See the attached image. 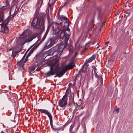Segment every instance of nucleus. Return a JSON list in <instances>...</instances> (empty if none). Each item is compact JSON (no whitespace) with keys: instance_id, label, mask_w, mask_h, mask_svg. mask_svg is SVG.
Segmentation results:
<instances>
[{"instance_id":"obj_57","label":"nucleus","mask_w":133,"mask_h":133,"mask_svg":"<svg viewBox=\"0 0 133 133\" xmlns=\"http://www.w3.org/2000/svg\"><path fill=\"white\" fill-rule=\"evenodd\" d=\"M29 74H30V75H31V72L29 71Z\"/></svg>"},{"instance_id":"obj_53","label":"nucleus","mask_w":133,"mask_h":133,"mask_svg":"<svg viewBox=\"0 0 133 133\" xmlns=\"http://www.w3.org/2000/svg\"><path fill=\"white\" fill-rule=\"evenodd\" d=\"M11 9L10 10V12H9V15H11Z\"/></svg>"},{"instance_id":"obj_59","label":"nucleus","mask_w":133,"mask_h":133,"mask_svg":"<svg viewBox=\"0 0 133 133\" xmlns=\"http://www.w3.org/2000/svg\"><path fill=\"white\" fill-rule=\"evenodd\" d=\"M105 11V9H104V11Z\"/></svg>"},{"instance_id":"obj_8","label":"nucleus","mask_w":133,"mask_h":133,"mask_svg":"<svg viewBox=\"0 0 133 133\" xmlns=\"http://www.w3.org/2000/svg\"><path fill=\"white\" fill-rule=\"evenodd\" d=\"M54 70L55 71V74H56V75L54 76V77L57 76L60 77L65 74L60 66L56 67L54 68Z\"/></svg>"},{"instance_id":"obj_45","label":"nucleus","mask_w":133,"mask_h":133,"mask_svg":"<svg viewBox=\"0 0 133 133\" xmlns=\"http://www.w3.org/2000/svg\"><path fill=\"white\" fill-rule=\"evenodd\" d=\"M32 53L30 51L27 55H28V56H30V55H31V54H32Z\"/></svg>"},{"instance_id":"obj_18","label":"nucleus","mask_w":133,"mask_h":133,"mask_svg":"<svg viewBox=\"0 0 133 133\" xmlns=\"http://www.w3.org/2000/svg\"><path fill=\"white\" fill-rule=\"evenodd\" d=\"M40 37H39V38H38V41H37L36 42V43H35V44H36V43H37L34 46V47L31 50H30V51L32 53H33V52H34V50L36 49V48L39 45V44H37V43H38V41L39 40H40Z\"/></svg>"},{"instance_id":"obj_52","label":"nucleus","mask_w":133,"mask_h":133,"mask_svg":"<svg viewBox=\"0 0 133 133\" xmlns=\"http://www.w3.org/2000/svg\"><path fill=\"white\" fill-rule=\"evenodd\" d=\"M2 21H1V19H0V26H1L2 25Z\"/></svg>"},{"instance_id":"obj_35","label":"nucleus","mask_w":133,"mask_h":133,"mask_svg":"<svg viewBox=\"0 0 133 133\" xmlns=\"http://www.w3.org/2000/svg\"><path fill=\"white\" fill-rule=\"evenodd\" d=\"M88 22V20L87 19V18L85 20L84 24L83 25V26H84V27H85L87 25Z\"/></svg>"},{"instance_id":"obj_28","label":"nucleus","mask_w":133,"mask_h":133,"mask_svg":"<svg viewBox=\"0 0 133 133\" xmlns=\"http://www.w3.org/2000/svg\"><path fill=\"white\" fill-rule=\"evenodd\" d=\"M21 1V0H13L12 2L14 5H15L18 4Z\"/></svg>"},{"instance_id":"obj_46","label":"nucleus","mask_w":133,"mask_h":133,"mask_svg":"<svg viewBox=\"0 0 133 133\" xmlns=\"http://www.w3.org/2000/svg\"><path fill=\"white\" fill-rule=\"evenodd\" d=\"M77 55V53L76 52L74 55V58H75L76 57Z\"/></svg>"},{"instance_id":"obj_26","label":"nucleus","mask_w":133,"mask_h":133,"mask_svg":"<svg viewBox=\"0 0 133 133\" xmlns=\"http://www.w3.org/2000/svg\"><path fill=\"white\" fill-rule=\"evenodd\" d=\"M40 34L39 33H34L31 36L34 39L36 37H38V36H39Z\"/></svg>"},{"instance_id":"obj_30","label":"nucleus","mask_w":133,"mask_h":133,"mask_svg":"<svg viewBox=\"0 0 133 133\" xmlns=\"http://www.w3.org/2000/svg\"><path fill=\"white\" fill-rule=\"evenodd\" d=\"M50 25H48V28H47V29L46 30V32L45 33V34L44 35H46L47 36L48 32H49V30L50 29Z\"/></svg>"},{"instance_id":"obj_3","label":"nucleus","mask_w":133,"mask_h":133,"mask_svg":"<svg viewBox=\"0 0 133 133\" xmlns=\"http://www.w3.org/2000/svg\"><path fill=\"white\" fill-rule=\"evenodd\" d=\"M63 30V29L62 28H61L58 31H55V33L57 36L58 35L60 36L59 39L60 38L63 40V41L61 43H63L65 45V44H66L67 46L68 44L67 42L69 38V34L70 31L69 33L68 30H65L64 31Z\"/></svg>"},{"instance_id":"obj_20","label":"nucleus","mask_w":133,"mask_h":133,"mask_svg":"<svg viewBox=\"0 0 133 133\" xmlns=\"http://www.w3.org/2000/svg\"><path fill=\"white\" fill-rule=\"evenodd\" d=\"M43 1V0H38L37 3V9H38L41 7L42 5Z\"/></svg>"},{"instance_id":"obj_2","label":"nucleus","mask_w":133,"mask_h":133,"mask_svg":"<svg viewBox=\"0 0 133 133\" xmlns=\"http://www.w3.org/2000/svg\"><path fill=\"white\" fill-rule=\"evenodd\" d=\"M65 44V45L63 43H61L52 48L48 51L49 54L53 57L57 56L58 57H60L64 49L66 46V45Z\"/></svg>"},{"instance_id":"obj_21","label":"nucleus","mask_w":133,"mask_h":133,"mask_svg":"<svg viewBox=\"0 0 133 133\" xmlns=\"http://www.w3.org/2000/svg\"><path fill=\"white\" fill-rule=\"evenodd\" d=\"M90 43L91 42L89 41L88 43H86L85 44V46L83 47V51H86L88 49L89 47L90 46V45L88 44Z\"/></svg>"},{"instance_id":"obj_10","label":"nucleus","mask_w":133,"mask_h":133,"mask_svg":"<svg viewBox=\"0 0 133 133\" xmlns=\"http://www.w3.org/2000/svg\"><path fill=\"white\" fill-rule=\"evenodd\" d=\"M75 66V63L74 61H73L70 62L67 65L65 66L64 67H63L62 66H60V67L63 72L65 73L67 70L72 69Z\"/></svg>"},{"instance_id":"obj_64","label":"nucleus","mask_w":133,"mask_h":133,"mask_svg":"<svg viewBox=\"0 0 133 133\" xmlns=\"http://www.w3.org/2000/svg\"><path fill=\"white\" fill-rule=\"evenodd\" d=\"M71 99V98H70V97L69 99Z\"/></svg>"},{"instance_id":"obj_23","label":"nucleus","mask_w":133,"mask_h":133,"mask_svg":"<svg viewBox=\"0 0 133 133\" xmlns=\"http://www.w3.org/2000/svg\"><path fill=\"white\" fill-rule=\"evenodd\" d=\"M95 74V76L97 78H98H98H99V80H100V82H101V83L100 85H102L103 83V82H102V77H98V75L96 73H96H94Z\"/></svg>"},{"instance_id":"obj_6","label":"nucleus","mask_w":133,"mask_h":133,"mask_svg":"<svg viewBox=\"0 0 133 133\" xmlns=\"http://www.w3.org/2000/svg\"><path fill=\"white\" fill-rule=\"evenodd\" d=\"M29 30H25L21 36L19 41L21 44L23 45L27 42L26 41H28V38L29 37Z\"/></svg>"},{"instance_id":"obj_44","label":"nucleus","mask_w":133,"mask_h":133,"mask_svg":"<svg viewBox=\"0 0 133 133\" xmlns=\"http://www.w3.org/2000/svg\"><path fill=\"white\" fill-rule=\"evenodd\" d=\"M29 57V56H28V55H27L26 58L25 59H24L25 62H26L28 61V58Z\"/></svg>"},{"instance_id":"obj_54","label":"nucleus","mask_w":133,"mask_h":133,"mask_svg":"<svg viewBox=\"0 0 133 133\" xmlns=\"http://www.w3.org/2000/svg\"><path fill=\"white\" fill-rule=\"evenodd\" d=\"M79 102H80V103H82V101L81 99H79Z\"/></svg>"},{"instance_id":"obj_14","label":"nucleus","mask_w":133,"mask_h":133,"mask_svg":"<svg viewBox=\"0 0 133 133\" xmlns=\"http://www.w3.org/2000/svg\"><path fill=\"white\" fill-rule=\"evenodd\" d=\"M1 21H2V24L1 25H2L3 26H7L9 22L10 21V19L7 18L5 20L4 19L3 20H1Z\"/></svg>"},{"instance_id":"obj_11","label":"nucleus","mask_w":133,"mask_h":133,"mask_svg":"<svg viewBox=\"0 0 133 133\" xmlns=\"http://www.w3.org/2000/svg\"><path fill=\"white\" fill-rule=\"evenodd\" d=\"M38 110L39 111H41V113H45L48 116L50 121V124L52 123L53 120L52 119V116L51 115L50 113L47 110H46L42 109H38Z\"/></svg>"},{"instance_id":"obj_41","label":"nucleus","mask_w":133,"mask_h":133,"mask_svg":"<svg viewBox=\"0 0 133 133\" xmlns=\"http://www.w3.org/2000/svg\"><path fill=\"white\" fill-rule=\"evenodd\" d=\"M96 56V55H92V56L90 57V58H91V59H92V60L93 61L95 59Z\"/></svg>"},{"instance_id":"obj_38","label":"nucleus","mask_w":133,"mask_h":133,"mask_svg":"<svg viewBox=\"0 0 133 133\" xmlns=\"http://www.w3.org/2000/svg\"><path fill=\"white\" fill-rule=\"evenodd\" d=\"M71 0H66L65 2L64 5H63V6H64L66 5V4H67L69 3Z\"/></svg>"},{"instance_id":"obj_58","label":"nucleus","mask_w":133,"mask_h":133,"mask_svg":"<svg viewBox=\"0 0 133 133\" xmlns=\"http://www.w3.org/2000/svg\"><path fill=\"white\" fill-rule=\"evenodd\" d=\"M74 95H73V100H74Z\"/></svg>"},{"instance_id":"obj_12","label":"nucleus","mask_w":133,"mask_h":133,"mask_svg":"<svg viewBox=\"0 0 133 133\" xmlns=\"http://www.w3.org/2000/svg\"><path fill=\"white\" fill-rule=\"evenodd\" d=\"M89 65V64L86 62L84 64L83 66H82V68L80 69L79 70V74H80L81 76L82 74L81 73L84 72L85 73L86 72L88 71V67Z\"/></svg>"},{"instance_id":"obj_1","label":"nucleus","mask_w":133,"mask_h":133,"mask_svg":"<svg viewBox=\"0 0 133 133\" xmlns=\"http://www.w3.org/2000/svg\"><path fill=\"white\" fill-rule=\"evenodd\" d=\"M44 16L43 14H39L38 12L37 11V10H36L34 14L35 17L31 23V25L34 28L38 29H41L42 30L44 29Z\"/></svg>"},{"instance_id":"obj_27","label":"nucleus","mask_w":133,"mask_h":133,"mask_svg":"<svg viewBox=\"0 0 133 133\" xmlns=\"http://www.w3.org/2000/svg\"><path fill=\"white\" fill-rule=\"evenodd\" d=\"M16 14H15V12L12 15H9L8 17V18L10 19V21L12 19H13V18L15 16H16Z\"/></svg>"},{"instance_id":"obj_56","label":"nucleus","mask_w":133,"mask_h":133,"mask_svg":"<svg viewBox=\"0 0 133 133\" xmlns=\"http://www.w3.org/2000/svg\"><path fill=\"white\" fill-rule=\"evenodd\" d=\"M126 14H128V15L130 14V13H129V12H126Z\"/></svg>"},{"instance_id":"obj_29","label":"nucleus","mask_w":133,"mask_h":133,"mask_svg":"<svg viewBox=\"0 0 133 133\" xmlns=\"http://www.w3.org/2000/svg\"><path fill=\"white\" fill-rule=\"evenodd\" d=\"M29 35V37H28V41H26V42H29L31 41L33 39H34L31 36V37L30 38Z\"/></svg>"},{"instance_id":"obj_33","label":"nucleus","mask_w":133,"mask_h":133,"mask_svg":"<svg viewBox=\"0 0 133 133\" xmlns=\"http://www.w3.org/2000/svg\"><path fill=\"white\" fill-rule=\"evenodd\" d=\"M55 2L54 1L53 2H52L51 3H50V1H49L48 3V4L49 6L51 8V6Z\"/></svg>"},{"instance_id":"obj_48","label":"nucleus","mask_w":133,"mask_h":133,"mask_svg":"<svg viewBox=\"0 0 133 133\" xmlns=\"http://www.w3.org/2000/svg\"><path fill=\"white\" fill-rule=\"evenodd\" d=\"M79 74H79V75H77V76H76L75 77V79H74V80H75V81H76V79H77V77H78V76H78V75H79Z\"/></svg>"},{"instance_id":"obj_34","label":"nucleus","mask_w":133,"mask_h":133,"mask_svg":"<svg viewBox=\"0 0 133 133\" xmlns=\"http://www.w3.org/2000/svg\"><path fill=\"white\" fill-rule=\"evenodd\" d=\"M92 68H93V69L92 70H94V73H96V71H97V69H96V67L95 66H92ZM92 71H93V70H92Z\"/></svg>"},{"instance_id":"obj_55","label":"nucleus","mask_w":133,"mask_h":133,"mask_svg":"<svg viewBox=\"0 0 133 133\" xmlns=\"http://www.w3.org/2000/svg\"><path fill=\"white\" fill-rule=\"evenodd\" d=\"M95 41H94V42H93L92 43V44H95Z\"/></svg>"},{"instance_id":"obj_50","label":"nucleus","mask_w":133,"mask_h":133,"mask_svg":"<svg viewBox=\"0 0 133 133\" xmlns=\"http://www.w3.org/2000/svg\"><path fill=\"white\" fill-rule=\"evenodd\" d=\"M109 42L108 41H107V42H106L105 43V45H107V44L109 43Z\"/></svg>"},{"instance_id":"obj_63","label":"nucleus","mask_w":133,"mask_h":133,"mask_svg":"<svg viewBox=\"0 0 133 133\" xmlns=\"http://www.w3.org/2000/svg\"><path fill=\"white\" fill-rule=\"evenodd\" d=\"M125 16H126V15H124V17H125Z\"/></svg>"},{"instance_id":"obj_7","label":"nucleus","mask_w":133,"mask_h":133,"mask_svg":"<svg viewBox=\"0 0 133 133\" xmlns=\"http://www.w3.org/2000/svg\"><path fill=\"white\" fill-rule=\"evenodd\" d=\"M48 25H50V28L51 26V29L54 31H55V30L57 31V30H59L61 29V27L60 25L59 24V23H57L55 22H51L50 21L49 19V16H48Z\"/></svg>"},{"instance_id":"obj_40","label":"nucleus","mask_w":133,"mask_h":133,"mask_svg":"<svg viewBox=\"0 0 133 133\" xmlns=\"http://www.w3.org/2000/svg\"><path fill=\"white\" fill-rule=\"evenodd\" d=\"M31 46V47H30L28 49V50L26 51V52H25V53L24 55L23 56V57H25L26 55V54L28 52V51L30 49L31 47V46Z\"/></svg>"},{"instance_id":"obj_36","label":"nucleus","mask_w":133,"mask_h":133,"mask_svg":"<svg viewBox=\"0 0 133 133\" xmlns=\"http://www.w3.org/2000/svg\"><path fill=\"white\" fill-rule=\"evenodd\" d=\"M13 51H12V56L13 57V59H14V58H15L16 55L17 54L15 53H13Z\"/></svg>"},{"instance_id":"obj_19","label":"nucleus","mask_w":133,"mask_h":133,"mask_svg":"<svg viewBox=\"0 0 133 133\" xmlns=\"http://www.w3.org/2000/svg\"><path fill=\"white\" fill-rule=\"evenodd\" d=\"M59 17L62 21H64L63 22H67L69 21V19L64 16L62 15Z\"/></svg>"},{"instance_id":"obj_5","label":"nucleus","mask_w":133,"mask_h":133,"mask_svg":"<svg viewBox=\"0 0 133 133\" xmlns=\"http://www.w3.org/2000/svg\"><path fill=\"white\" fill-rule=\"evenodd\" d=\"M71 95V92L67 91H66L65 95H64L62 99H60L58 102L59 105V106L63 107V109H64L65 106L67 104L66 99L68 96H69Z\"/></svg>"},{"instance_id":"obj_62","label":"nucleus","mask_w":133,"mask_h":133,"mask_svg":"<svg viewBox=\"0 0 133 133\" xmlns=\"http://www.w3.org/2000/svg\"><path fill=\"white\" fill-rule=\"evenodd\" d=\"M51 85H55V84H51Z\"/></svg>"},{"instance_id":"obj_32","label":"nucleus","mask_w":133,"mask_h":133,"mask_svg":"<svg viewBox=\"0 0 133 133\" xmlns=\"http://www.w3.org/2000/svg\"><path fill=\"white\" fill-rule=\"evenodd\" d=\"M40 53L37 54L34 57V59H37L39 58L40 56Z\"/></svg>"},{"instance_id":"obj_43","label":"nucleus","mask_w":133,"mask_h":133,"mask_svg":"<svg viewBox=\"0 0 133 133\" xmlns=\"http://www.w3.org/2000/svg\"><path fill=\"white\" fill-rule=\"evenodd\" d=\"M74 124L73 123H72L71 125L70 128V130H72V129L73 128L74 126Z\"/></svg>"},{"instance_id":"obj_51","label":"nucleus","mask_w":133,"mask_h":133,"mask_svg":"<svg viewBox=\"0 0 133 133\" xmlns=\"http://www.w3.org/2000/svg\"><path fill=\"white\" fill-rule=\"evenodd\" d=\"M105 25V23L104 22H103L102 23V25L101 26V27H102L104 25Z\"/></svg>"},{"instance_id":"obj_17","label":"nucleus","mask_w":133,"mask_h":133,"mask_svg":"<svg viewBox=\"0 0 133 133\" xmlns=\"http://www.w3.org/2000/svg\"><path fill=\"white\" fill-rule=\"evenodd\" d=\"M102 11V7L101 6H97L96 11L95 14L97 13L98 15H99Z\"/></svg>"},{"instance_id":"obj_16","label":"nucleus","mask_w":133,"mask_h":133,"mask_svg":"<svg viewBox=\"0 0 133 133\" xmlns=\"http://www.w3.org/2000/svg\"><path fill=\"white\" fill-rule=\"evenodd\" d=\"M1 31L5 33H7L9 31V29L7 26H1Z\"/></svg>"},{"instance_id":"obj_39","label":"nucleus","mask_w":133,"mask_h":133,"mask_svg":"<svg viewBox=\"0 0 133 133\" xmlns=\"http://www.w3.org/2000/svg\"><path fill=\"white\" fill-rule=\"evenodd\" d=\"M66 126V125L65 124L64 125H63L62 127H60V130L62 129V131H63L64 130V128Z\"/></svg>"},{"instance_id":"obj_4","label":"nucleus","mask_w":133,"mask_h":133,"mask_svg":"<svg viewBox=\"0 0 133 133\" xmlns=\"http://www.w3.org/2000/svg\"><path fill=\"white\" fill-rule=\"evenodd\" d=\"M60 35L57 36L56 33L54 34L53 37L48 39L46 42L45 46V48H49L51 47L56 43V41L59 39Z\"/></svg>"},{"instance_id":"obj_49","label":"nucleus","mask_w":133,"mask_h":133,"mask_svg":"<svg viewBox=\"0 0 133 133\" xmlns=\"http://www.w3.org/2000/svg\"><path fill=\"white\" fill-rule=\"evenodd\" d=\"M41 68H39L36 69V71H39L41 70Z\"/></svg>"},{"instance_id":"obj_22","label":"nucleus","mask_w":133,"mask_h":133,"mask_svg":"<svg viewBox=\"0 0 133 133\" xmlns=\"http://www.w3.org/2000/svg\"><path fill=\"white\" fill-rule=\"evenodd\" d=\"M4 19V12L3 11L0 12V19L3 20Z\"/></svg>"},{"instance_id":"obj_31","label":"nucleus","mask_w":133,"mask_h":133,"mask_svg":"<svg viewBox=\"0 0 133 133\" xmlns=\"http://www.w3.org/2000/svg\"><path fill=\"white\" fill-rule=\"evenodd\" d=\"M46 37V36L45 35H44V36H43V37L42 38L41 40L39 43L38 44L39 45V44H41L42 43V42L44 40V39H45Z\"/></svg>"},{"instance_id":"obj_42","label":"nucleus","mask_w":133,"mask_h":133,"mask_svg":"<svg viewBox=\"0 0 133 133\" xmlns=\"http://www.w3.org/2000/svg\"><path fill=\"white\" fill-rule=\"evenodd\" d=\"M93 60H92V59H91L90 58L89 59H88V61H86L88 63H90Z\"/></svg>"},{"instance_id":"obj_9","label":"nucleus","mask_w":133,"mask_h":133,"mask_svg":"<svg viewBox=\"0 0 133 133\" xmlns=\"http://www.w3.org/2000/svg\"><path fill=\"white\" fill-rule=\"evenodd\" d=\"M70 23L71 22L69 21L67 22H62L61 23H59L58 24L60 25V26L62 27L61 28L63 29V31L68 30V32L69 33L70 30L69 27Z\"/></svg>"},{"instance_id":"obj_25","label":"nucleus","mask_w":133,"mask_h":133,"mask_svg":"<svg viewBox=\"0 0 133 133\" xmlns=\"http://www.w3.org/2000/svg\"><path fill=\"white\" fill-rule=\"evenodd\" d=\"M36 66H31L29 68V71L32 72L36 68Z\"/></svg>"},{"instance_id":"obj_13","label":"nucleus","mask_w":133,"mask_h":133,"mask_svg":"<svg viewBox=\"0 0 133 133\" xmlns=\"http://www.w3.org/2000/svg\"><path fill=\"white\" fill-rule=\"evenodd\" d=\"M54 68H52V67L50 68V70L45 74V76L47 77L51 76L55 74Z\"/></svg>"},{"instance_id":"obj_15","label":"nucleus","mask_w":133,"mask_h":133,"mask_svg":"<svg viewBox=\"0 0 133 133\" xmlns=\"http://www.w3.org/2000/svg\"><path fill=\"white\" fill-rule=\"evenodd\" d=\"M25 58V57H23L21 60L17 63L18 65L21 66L22 68H23L24 63L25 62V61H24Z\"/></svg>"},{"instance_id":"obj_61","label":"nucleus","mask_w":133,"mask_h":133,"mask_svg":"<svg viewBox=\"0 0 133 133\" xmlns=\"http://www.w3.org/2000/svg\"><path fill=\"white\" fill-rule=\"evenodd\" d=\"M102 27H101L100 28V29H101V28H102Z\"/></svg>"},{"instance_id":"obj_24","label":"nucleus","mask_w":133,"mask_h":133,"mask_svg":"<svg viewBox=\"0 0 133 133\" xmlns=\"http://www.w3.org/2000/svg\"><path fill=\"white\" fill-rule=\"evenodd\" d=\"M50 125L51 128L54 130H60V127L59 128H55V126H53V123H52V124H51Z\"/></svg>"},{"instance_id":"obj_47","label":"nucleus","mask_w":133,"mask_h":133,"mask_svg":"<svg viewBox=\"0 0 133 133\" xmlns=\"http://www.w3.org/2000/svg\"><path fill=\"white\" fill-rule=\"evenodd\" d=\"M21 50H16L15 53L16 54H17Z\"/></svg>"},{"instance_id":"obj_37","label":"nucleus","mask_w":133,"mask_h":133,"mask_svg":"<svg viewBox=\"0 0 133 133\" xmlns=\"http://www.w3.org/2000/svg\"><path fill=\"white\" fill-rule=\"evenodd\" d=\"M119 108L116 109L114 111V112H115V113H116L117 114H118L119 112Z\"/></svg>"},{"instance_id":"obj_60","label":"nucleus","mask_w":133,"mask_h":133,"mask_svg":"<svg viewBox=\"0 0 133 133\" xmlns=\"http://www.w3.org/2000/svg\"><path fill=\"white\" fill-rule=\"evenodd\" d=\"M3 132L2 131L1 132V133H3Z\"/></svg>"}]
</instances>
